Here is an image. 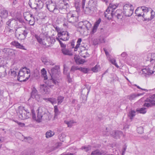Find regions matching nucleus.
I'll return each instance as SVG.
<instances>
[{"instance_id": "f257e3e1", "label": "nucleus", "mask_w": 155, "mask_h": 155, "mask_svg": "<svg viewBox=\"0 0 155 155\" xmlns=\"http://www.w3.org/2000/svg\"><path fill=\"white\" fill-rule=\"evenodd\" d=\"M35 37L38 41L41 44L46 46H50L55 41V39L48 35V32H42L39 35H35Z\"/></svg>"}, {"instance_id": "f03ea898", "label": "nucleus", "mask_w": 155, "mask_h": 155, "mask_svg": "<svg viewBox=\"0 0 155 155\" xmlns=\"http://www.w3.org/2000/svg\"><path fill=\"white\" fill-rule=\"evenodd\" d=\"M30 71L26 67L23 68L19 71L18 76V80L20 82L26 81L30 77Z\"/></svg>"}, {"instance_id": "7ed1b4c3", "label": "nucleus", "mask_w": 155, "mask_h": 155, "mask_svg": "<svg viewBox=\"0 0 155 155\" xmlns=\"http://www.w3.org/2000/svg\"><path fill=\"white\" fill-rule=\"evenodd\" d=\"M123 13L126 16L130 17L132 15L133 13L134 7L133 5L129 3L125 4L123 2Z\"/></svg>"}, {"instance_id": "20e7f679", "label": "nucleus", "mask_w": 155, "mask_h": 155, "mask_svg": "<svg viewBox=\"0 0 155 155\" xmlns=\"http://www.w3.org/2000/svg\"><path fill=\"white\" fill-rule=\"evenodd\" d=\"M122 6H123V2H120L119 3H110L108 7L104 13V16L107 18V19H109V16L110 15V12L114 11V10L116 9L117 7H121Z\"/></svg>"}, {"instance_id": "39448f33", "label": "nucleus", "mask_w": 155, "mask_h": 155, "mask_svg": "<svg viewBox=\"0 0 155 155\" xmlns=\"http://www.w3.org/2000/svg\"><path fill=\"white\" fill-rule=\"evenodd\" d=\"M28 30L25 28H20L16 29L15 32V37L20 40L24 39L27 37Z\"/></svg>"}, {"instance_id": "423d86ee", "label": "nucleus", "mask_w": 155, "mask_h": 155, "mask_svg": "<svg viewBox=\"0 0 155 155\" xmlns=\"http://www.w3.org/2000/svg\"><path fill=\"white\" fill-rule=\"evenodd\" d=\"M109 130V129H108L107 128H106L104 132V134L108 136L110 134L112 137L116 139H119L120 137L123 135V133L121 131L113 130L110 132Z\"/></svg>"}, {"instance_id": "0eeeda50", "label": "nucleus", "mask_w": 155, "mask_h": 155, "mask_svg": "<svg viewBox=\"0 0 155 155\" xmlns=\"http://www.w3.org/2000/svg\"><path fill=\"white\" fill-rule=\"evenodd\" d=\"M78 14L77 11H73L72 12L68 13L67 15L68 21L72 24L78 21Z\"/></svg>"}, {"instance_id": "6e6552de", "label": "nucleus", "mask_w": 155, "mask_h": 155, "mask_svg": "<svg viewBox=\"0 0 155 155\" xmlns=\"http://www.w3.org/2000/svg\"><path fill=\"white\" fill-rule=\"evenodd\" d=\"M19 117L21 120H24L29 118L30 113L29 110L25 109L24 107H20L19 108Z\"/></svg>"}, {"instance_id": "1a4fd4ad", "label": "nucleus", "mask_w": 155, "mask_h": 155, "mask_svg": "<svg viewBox=\"0 0 155 155\" xmlns=\"http://www.w3.org/2000/svg\"><path fill=\"white\" fill-rule=\"evenodd\" d=\"M58 9L60 12L64 14L69 11V4L64 1H62L58 5Z\"/></svg>"}, {"instance_id": "9d476101", "label": "nucleus", "mask_w": 155, "mask_h": 155, "mask_svg": "<svg viewBox=\"0 0 155 155\" xmlns=\"http://www.w3.org/2000/svg\"><path fill=\"white\" fill-rule=\"evenodd\" d=\"M51 77L58 80L59 76L60 74V67L59 66L56 65L52 68L50 71H49Z\"/></svg>"}, {"instance_id": "9b49d317", "label": "nucleus", "mask_w": 155, "mask_h": 155, "mask_svg": "<svg viewBox=\"0 0 155 155\" xmlns=\"http://www.w3.org/2000/svg\"><path fill=\"white\" fill-rule=\"evenodd\" d=\"M150 9L152 10L150 8H148L144 6L138 7L135 11V13L136 16L138 17L142 16L144 18V13L148 12Z\"/></svg>"}, {"instance_id": "f8f14e48", "label": "nucleus", "mask_w": 155, "mask_h": 155, "mask_svg": "<svg viewBox=\"0 0 155 155\" xmlns=\"http://www.w3.org/2000/svg\"><path fill=\"white\" fill-rule=\"evenodd\" d=\"M37 119H36L35 114V113L34 111L32 110H31V113L32 114V117L33 119H35L36 121L38 122H41V120L43 116V114H44V112L42 111V108L39 107L37 110Z\"/></svg>"}, {"instance_id": "ddd939ff", "label": "nucleus", "mask_w": 155, "mask_h": 155, "mask_svg": "<svg viewBox=\"0 0 155 155\" xmlns=\"http://www.w3.org/2000/svg\"><path fill=\"white\" fill-rule=\"evenodd\" d=\"M145 103L143 106L147 107H151L155 105V94L150 97V98H147L145 101Z\"/></svg>"}, {"instance_id": "4468645a", "label": "nucleus", "mask_w": 155, "mask_h": 155, "mask_svg": "<svg viewBox=\"0 0 155 155\" xmlns=\"http://www.w3.org/2000/svg\"><path fill=\"white\" fill-rule=\"evenodd\" d=\"M58 37L60 40L64 41H66L69 38L68 33L67 31H63L61 32H58Z\"/></svg>"}, {"instance_id": "2eb2a0df", "label": "nucleus", "mask_w": 155, "mask_h": 155, "mask_svg": "<svg viewBox=\"0 0 155 155\" xmlns=\"http://www.w3.org/2000/svg\"><path fill=\"white\" fill-rule=\"evenodd\" d=\"M110 15L113 17H116L118 19L121 20L123 18L122 11L118 9L116 11H112L110 12Z\"/></svg>"}, {"instance_id": "dca6fc26", "label": "nucleus", "mask_w": 155, "mask_h": 155, "mask_svg": "<svg viewBox=\"0 0 155 155\" xmlns=\"http://www.w3.org/2000/svg\"><path fill=\"white\" fill-rule=\"evenodd\" d=\"M17 21L14 19H9L6 22V27L11 28H15L17 25Z\"/></svg>"}, {"instance_id": "f3484780", "label": "nucleus", "mask_w": 155, "mask_h": 155, "mask_svg": "<svg viewBox=\"0 0 155 155\" xmlns=\"http://www.w3.org/2000/svg\"><path fill=\"white\" fill-rule=\"evenodd\" d=\"M57 80L55 78L51 77V79L48 80L46 81L45 80L44 81L49 87L51 88L54 86V84L56 85L58 84V82Z\"/></svg>"}, {"instance_id": "a211bd4d", "label": "nucleus", "mask_w": 155, "mask_h": 155, "mask_svg": "<svg viewBox=\"0 0 155 155\" xmlns=\"http://www.w3.org/2000/svg\"><path fill=\"white\" fill-rule=\"evenodd\" d=\"M31 97L33 99L35 98L36 100H38L40 97V95L38 94V91L35 87H33L32 88Z\"/></svg>"}, {"instance_id": "6ab92c4d", "label": "nucleus", "mask_w": 155, "mask_h": 155, "mask_svg": "<svg viewBox=\"0 0 155 155\" xmlns=\"http://www.w3.org/2000/svg\"><path fill=\"white\" fill-rule=\"evenodd\" d=\"M91 89V86H89L88 84L84 85L82 87V91L81 92V95H83V94L88 95Z\"/></svg>"}, {"instance_id": "aec40b11", "label": "nucleus", "mask_w": 155, "mask_h": 155, "mask_svg": "<svg viewBox=\"0 0 155 155\" xmlns=\"http://www.w3.org/2000/svg\"><path fill=\"white\" fill-rule=\"evenodd\" d=\"M48 2H47L46 3V7L48 10L50 12H53L55 10L58 9V7L56 6L55 4L54 3H51L50 4H48Z\"/></svg>"}, {"instance_id": "412c9836", "label": "nucleus", "mask_w": 155, "mask_h": 155, "mask_svg": "<svg viewBox=\"0 0 155 155\" xmlns=\"http://www.w3.org/2000/svg\"><path fill=\"white\" fill-rule=\"evenodd\" d=\"M40 88L41 91L45 94H49L50 92V89L46 84H41Z\"/></svg>"}, {"instance_id": "4be33fe9", "label": "nucleus", "mask_w": 155, "mask_h": 155, "mask_svg": "<svg viewBox=\"0 0 155 155\" xmlns=\"http://www.w3.org/2000/svg\"><path fill=\"white\" fill-rule=\"evenodd\" d=\"M8 11L5 9H3L0 11V19H5L7 18L8 16Z\"/></svg>"}, {"instance_id": "5701e85b", "label": "nucleus", "mask_w": 155, "mask_h": 155, "mask_svg": "<svg viewBox=\"0 0 155 155\" xmlns=\"http://www.w3.org/2000/svg\"><path fill=\"white\" fill-rule=\"evenodd\" d=\"M11 44L12 45L15 47L17 48L25 50H26V49L25 48V47L23 45L19 43L17 41H12L11 42Z\"/></svg>"}, {"instance_id": "b1692460", "label": "nucleus", "mask_w": 155, "mask_h": 155, "mask_svg": "<svg viewBox=\"0 0 155 155\" xmlns=\"http://www.w3.org/2000/svg\"><path fill=\"white\" fill-rule=\"evenodd\" d=\"M152 68L150 66L147 67L143 69L142 71L145 74H153V71L151 70Z\"/></svg>"}, {"instance_id": "393cba45", "label": "nucleus", "mask_w": 155, "mask_h": 155, "mask_svg": "<svg viewBox=\"0 0 155 155\" xmlns=\"http://www.w3.org/2000/svg\"><path fill=\"white\" fill-rule=\"evenodd\" d=\"M101 21V18H99L94 23L93 28L91 31V33L94 34L96 31L97 27Z\"/></svg>"}, {"instance_id": "a878e982", "label": "nucleus", "mask_w": 155, "mask_h": 155, "mask_svg": "<svg viewBox=\"0 0 155 155\" xmlns=\"http://www.w3.org/2000/svg\"><path fill=\"white\" fill-rule=\"evenodd\" d=\"M7 75L6 70L4 66H0V77H4Z\"/></svg>"}, {"instance_id": "bb28decb", "label": "nucleus", "mask_w": 155, "mask_h": 155, "mask_svg": "<svg viewBox=\"0 0 155 155\" xmlns=\"http://www.w3.org/2000/svg\"><path fill=\"white\" fill-rule=\"evenodd\" d=\"M144 93L142 94H130L128 96V98L130 101L134 100L137 97H139L140 95H143Z\"/></svg>"}, {"instance_id": "cd10ccee", "label": "nucleus", "mask_w": 155, "mask_h": 155, "mask_svg": "<svg viewBox=\"0 0 155 155\" xmlns=\"http://www.w3.org/2000/svg\"><path fill=\"white\" fill-rule=\"evenodd\" d=\"M28 4L32 8L36 9L38 8V6L36 3L35 2V0H30Z\"/></svg>"}, {"instance_id": "c85d7f7f", "label": "nucleus", "mask_w": 155, "mask_h": 155, "mask_svg": "<svg viewBox=\"0 0 155 155\" xmlns=\"http://www.w3.org/2000/svg\"><path fill=\"white\" fill-rule=\"evenodd\" d=\"M78 31L81 32H83L84 30V29L85 28V26L84 25L83 22H80L78 23Z\"/></svg>"}, {"instance_id": "c756f323", "label": "nucleus", "mask_w": 155, "mask_h": 155, "mask_svg": "<svg viewBox=\"0 0 155 155\" xmlns=\"http://www.w3.org/2000/svg\"><path fill=\"white\" fill-rule=\"evenodd\" d=\"M46 101H47L50 102L52 104H56L57 101L56 98L54 97H50L44 99Z\"/></svg>"}, {"instance_id": "7c9ffc66", "label": "nucleus", "mask_w": 155, "mask_h": 155, "mask_svg": "<svg viewBox=\"0 0 155 155\" xmlns=\"http://www.w3.org/2000/svg\"><path fill=\"white\" fill-rule=\"evenodd\" d=\"M87 5L93 10L96 6L95 3L93 0H90L88 2Z\"/></svg>"}, {"instance_id": "2f4dec72", "label": "nucleus", "mask_w": 155, "mask_h": 155, "mask_svg": "<svg viewBox=\"0 0 155 155\" xmlns=\"http://www.w3.org/2000/svg\"><path fill=\"white\" fill-rule=\"evenodd\" d=\"M35 151L34 150H31L28 152L24 151L21 153L20 155H34Z\"/></svg>"}, {"instance_id": "473e14b6", "label": "nucleus", "mask_w": 155, "mask_h": 155, "mask_svg": "<svg viewBox=\"0 0 155 155\" xmlns=\"http://www.w3.org/2000/svg\"><path fill=\"white\" fill-rule=\"evenodd\" d=\"M35 1L38 6V8L41 9L42 8L44 4L41 0H35Z\"/></svg>"}, {"instance_id": "72a5a7b5", "label": "nucleus", "mask_w": 155, "mask_h": 155, "mask_svg": "<svg viewBox=\"0 0 155 155\" xmlns=\"http://www.w3.org/2000/svg\"><path fill=\"white\" fill-rule=\"evenodd\" d=\"M61 51L62 53L64 55L71 56L73 54L70 51L65 48L62 49L61 50Z\"/></svg>"}, {"instance_id": "f704fd0d", "label": "nucleus", "mask_w": 155, "mask_h": 155, "mask_svg": "<svg viewBox=\"0 0 155 155\" xmlns=\"http://www.w3.org/2000/svg\"><path fill=\"white\" fill-rule=\"evenodd\" d=\"M42 74V77L44 78V81L46 80L48 78L47 75H46L47 71L45 69L43 68L41 71Z\"/></svg>"}, {"instance_id": "c9c22d12", "label": "nucleus", "mask_w": 155, "mask_h": 155, "mask_svg": "<svg viewBox=\"0 0 155 155\" xmlns=\"http://www.w3.org/2000/svg\"><path fill=\"white\" fill-rule=\"evenodd\" d=\"M83 23L85 26V28H86L87 30H89L91 28L92 25L88 21H85L83 22Z\"/></svg>"}, {"instance_id": "e433bc0d", "label": "nucleus", "mask_w": 155, "mask_h": 155, "mask_svg": "<svg viewBox=\"0 0 155 155\" xmlns=\"http://www.w3.org/2000/svg\"><path fill=\"white\" fill-rule=\"evenodd\" d=\"M74 59L76 62L78 64H82L84 62V60L82 59H80L79 58H77L76 56L74 57Z\"/></svg>"}, {"instance_id": "4c0bfd02", "label": "nucleus", "mask_w": 155, "mask_h": 155, "mask_svg": "<svg viewBox=\"0 0 155 155\" xmlns=\"http://www.w3.org/2000/svg\"><path fill=\"white\" fill-rule=\"evenodd\" d=\"M84 12L85 14H90L93 10L89 7L87 5H86L85 8L84 9Z\"/></svg>"}, {"instance_id": "58836bf2", "label": "nucleus", "mask_w": 155, "mask_h": 155, "mask_svg": "<svg viewBox=\"0 0 155 155\" xmlns=\"http://www.w3.org/2000/svg\"><path fill=\"white\" fill-rule=\"evenodd\" d=\"M146 109L145 107H142L140 108H137L136 111L140 113L145 114L147 112Z\"/></svg>"}, {"instance_id": "ea45409f", "label": "nucleus", "mask_w": 155, "mask_h": 155, "mask_svg": "<svg viewBox=\"0 0 155 155\" xmlns=\"http://www.w3.org/2000/svg\"><path fill=\"white\" fill-rule=\"evenodd\" d=\"M81 6L80 0H75V6L77 10H79Z\"/></svg>"}, {"instance_id": "a19ab883", "label": "nucleus", "mask_w": 155, "mask_h": 155, "mask_svg": "<svg viewBox=\"0 0 155 155\" xmlns=\"http://www.w3.org/2000/svg\"><path fill=\"white\" fill-rule=\"evenodd\" d=\"M64 122L68 125V127H71L73 124L76 123V122L73 120H70L69 121H65Z\"/></svg>"}, {"instance_id": "79ce46f5", "label": "nucleus", "mask_w": 155, "mask_h": 155, "mask_svg": "<svg viewBox=\"0 0 155 155\" xmlns=\"http://www.w3.org/2000/svg\"><path fill=\"white\" fill-rule=\"evenodd\" d=\"M45 134L46 137L47 138H49L53 136L54 134V132L49 130L47 131L46 133Z\"/></svg>"}, {"instance_id": "37998d69", "label": "nucleus", "mask_w": 155, "mask_h": 155, "mask_svg": "<svg viewBox=\"0 0 155 155\" xmlns=\"http://www.w3.org/2000/svg\"><path fill=\"white\" fill-rule=\"evenodd\" d=\"M54 117L57 116L59 115L60 113V112L59 111L58 106L57 105H55L54 106Z\"/></svg>"}, {"instance_id": "c03bdc74", "label": "nucleus", "mask_w": 155, "mask_h": 155, "mask_svg": "<svg viewBox=\"0 0 155 155\" xmlns=\"http://www.w3.org/2000/svg\"><path fill=\"white\" fill-rule=\"evenodd\" d=\"M82 41V39L81 38H79L78 39V41L77 42V45L75 47H74V51H77L78 48L79 47L80 45H81V43Z\"/></svg>"}, {"instance_id": "a18cd8bd", "label": "nucleus", "mask_w": 155, "mask_h": 155, "mask_svg": "<svg viewBox=\"0 0 155 155\" xmlns=\"http://www.w3.org/2000/svg\"><path fill=\"white\" fill-rule=\"evenodd\" d=\"M151 16L150 17V18H144V21H150L151 20H152L154 17V15H155V13L154 12H153V11L152 10H151Z\"/></svg>"}, {"instance_id": "49530a36", "label": "nucleus", "mask_w": 155, "mask_h": 155, "mask_svg": "<svg viewBox=\"0 0 155 155\" xmlns=\"http://www.w3.org/2000/svg\"><path fill=\"white\" fill-rule=\"evenodd\" d=\"M102 152L99 150H97L93 151L91 153V155H101Z\"/></svg>"}, {"instance_id": "de8ad7c7", "label": "nucleus", "mask_w": 155, "mask_h": 155, "mask_svg": "<svg viewBox=\"0 0 155 155\" xmlns=\"http://www.w3.org/2000/svg\"><path fill=\"white\" fill-rule=\"evenodd\" d=\"M64 98V97L63 96H58L57 99L58 104V105L61 104V103L63 101Z\"/></svg>"}, {"instance_id": "09e8293b", "label": "nucleus", "mask_w": 155, "mask_h": 155, "mask_svg": "<svg viewBox=\"0 0 155 155\" xmlns=\"http://www.w3.org/2000/svg\"><path fill=\"white\" fill-rule=\"evenodd\" d=\"M136 112L134 110H131V111L130 112L128 116L130 117V119H132L133 117L135 116V115Z\"/></svg>"}, {"instance_id": "8fccbe9b", "label": "nucleus", "mask_w": 155, "mask_h": 155, "mask_svg": "<svg viewBox=\"0 0 155 155\" xmlns=\"http://www.w3.org/2000/svg\"><path fill=\"white\" fill-rule=\"evenodd\" d=\"M24 18L26 20L29 21V23L30 25H34L35 22L34 21L32 20L31 19H28L27 17L25 16H24Z\"/></svg>"}, {"instance_id": "3c124183", "label": "nucleus", "mask_w": 155, "mask_h": 155, "mask_svg": "<svg viewBox=\"0 0 155 155\" xmlns=\"http://www.w3.org/2000/svg\"><path fill=\"white\" fill-rule=\"evenodd\" d=\"M5 31L7 32H8V33L9 34H12L14 32V30L13 28H9L8 27H5Z\"/></svg>"}, {"instance_id": "603ef678", "label": "nucleus", "mask_w": 155, "mask_h": 155, "mask_svg": "<svg viewBox=\"0 0 155 155\" xmlns=\"http://www.w3.org/2000/svg\"><path fill=\"white\" fill-rule=\"evenodd\" d=\"M41 60L42 62L45 64L46 65H48V60L47 58L42 57L41 58Z\"/></svg>"}, {"instance_id": "864d4df0", "label": "nucleus", "mask_w": 155, "mask_h": 155, "mask_svg": "<svg viewBox=\"0 0 155 155\" xmlns=\"http://www.w3.org/2000/svg\"><path fill=\"white\" fill-rule=\"evenodd\" d=\"M91 146L89 145L87 146H83L81 148L82 150H84L85 151L87 152L91 149Z\"/></svg>"}, {"instance_id": "5fc2aeb1", "label": "nucleus", "mask_w": 155, "mask_h": 155, "mask_svg": "<svg viewBox=\"0 0 155 155\" xmlns=\"http://www.w3.org/2000/svg\"><path fill=\"white\" fill-rule=\"evenodd\" d=\"M100 69V67L99 65H96L92 69V71L94 72H97Z\"/></svg>"}, {"instance_id": "6e6d98bb", "label": "nucleus", "mask_w": 155, "mask_h": 155, "mask_svg": "<svg viewBox=\"0 0 155 155\" xmlns=\"http://www.w3.org/2000/svg\"><path fill=\"white\" fill-rule=\"evenodd\" d=\"M150 56V62H151L155 60V54L154 53H152L148 55V56Z\"/></svg>"}, {"instance_id": "4d7b16f0", "label": "nucleus", "mask_w": 155, "mask_h": 155, "mask_svg": "<svg viewBox=\"0 0 155 155\" xmlns=\"http://www.w3.org/2000/svg\"><path fill=\"white\" fill-rule=\"evenodd\" d=\"M137 132L139 134H142L143 133V128L142 127H137Z\"/></svg>"}, {"instance_id": "13d9d810", "label": "nucleus", "mask_w": 155, "mask_h": 155, "mask_svg": "<svg viewBox=\"0 0 155 155\" xmlns=\"http://www.w3.org/2000/svg\"><path fill=\"white\" fill-rule=\"evenodd\" d=\"M79 70L83 72L84 73H87L88 71V70L87 68H79Z\"/></svg>"}, {"instance_id": "bf43d9fd", "label": "nucleus", "mask_w": 155, "mask_h": 155, "mask_svg": "<svg viewBox=\"0 0 155 155\" xmlns=\"http://www.w3.org/2000/svg\"><path fill=\"white\" fill-rule=\"evenodd\" d=\"M79 70V68H78V67L77 66H73L71 67L70 71H71L74 72L75 70Z\"/></svg>"}, {"instance_id": "052dcab7", "label": "nucleus", "mask_w": 155, "mask_h": 155, "mask_svg": "<svg viewBox=\"0 0 155 155\" xmlns=\"http://www.w3.org/2000/svg\"><path fill=\"white\" fill-rule=\"evenodd\" d=\"M81 95V97L83 99V103L85 102L86 101L87 98V95L86 94H83V95Z\"/></svg>"}, {"instance_id": "680f3d73", "label": "nucleus", "mask_w": 155, "mask_h": 155, "mask_svg": "<svg viewBox=\"0 0 155 155\" xmlns=\"http://www.w3.org/2000/svg\"><path fill=\"white\" fill-rule=\"evenodd\" d=\"M56 39L59 41L61 47L63 48H65L66 47V45L63 44L62 42L60 41V39L58 38H56Z\"/></svg>"}, {"instance_id": "e2e57ef3", "label": "nucleus", "mask_w": 155, "mask_h": 155, "mask_svg": "<svg viewBox=\"0 0 155 155\" xmlns=\"http://www.w3.org/2000/svg\"><path fill=\"white\" fill-rule=\"evenodd\" d=\"M11 50V49L8 48H5L2 49V51L5 53H6L7 52L10 51Z\"/></svg>"}, {"instance_id": "0e129e2a", "label": "nucleus", "mask_w": 155, "mask_h": 155, "mask_svg": "<svg viewBox=\"0 0 155 155\" xmlns=\"http://www.w3.org/2000/svg\"><path fill=\"white\" fill-rule=\"evenodd\" d=\"M67 78L69 83H70L72 81V80L70 78L69 73L67 75Z\"/></svg>"}, {"instance_id": "69168bd1", "label": "nucleus", "mask_w": 155, "mask_h": 155, "mask_svg": "<svg viewBox=\"0 0 155 155\" xmlns=\"http://www.w3.org/2000/svg\"><path fill=\"white\" fill-rule=\"evenodd\" d=\"M111 62L113 64L115 65L118 68L119 67L117 63H116V61L115 60L113 59L112 60H111Z\"/></svg>"}, {"instance_id": "338daca9", "label": "nucleus", "mask_w": 155, "mask_h": 155, "mask_svg": "<svg viewBox=\"0 0 155 155\" xmlns=\"http://www.w3.org/2000/svg\"><path fill=\"white\" fill-rule=\"evenodd\" d=\"M86 0H82V2H81V5L82 8L84 9V7L85 4V1Z\"/></svg>"}, {"instance_id": "774afa93", "label": "nucleus", "mask_w": 155, "mask_h": 155, "mask_svg": "<svg viewBox=\"0 0 155 155\" xmlns=\"http://www.w3.org/2000/svg\"><path fill=\"white\" fill-rule=\"evenodd\" d=\"M134 85L135 86H136V87H137L139 89H141L143 91H148V90H147V89H143V88H141L140 87H139V86H138L136 84H135Z\"/></svg>"}]
</instances>
